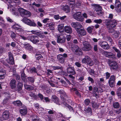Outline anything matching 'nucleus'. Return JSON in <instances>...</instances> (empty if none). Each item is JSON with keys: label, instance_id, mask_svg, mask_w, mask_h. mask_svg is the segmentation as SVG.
Masks as SVG:
<instances>
[{"label": "nucleus", "instance_id": "nucleus-17", "mask_svg": "<svg viewBox=\"0 0 121 121\" xmlns=\"http://www.w3.org/2000/svg\"><path fill=\"white\" fill-rule=\"evenodd\" d=\"M9 113L7 111H6L3 113L2 117L3 119H8L9 117Z\"/></svg>", "mask_w": 121, "mask_h": 121}, {"label": "nucleus", "instance_id": "nucleus-7", "mask_svg": "<svg viewBox=\"0 0 121 121\" xmlns=\"http://www.w3.org/2000/svg\"><path fill=\"white\" fill-rule=\"evenodd\" d=\"M13 3H15L16 5V4L14 3H12V4H9L8 5V9L10 8V10L13 15L16 16L18 15L19 13L17 12L18 10L16 9L15 8L13 7V5L14 4Z\"/></svg>", "mask_w": 121, "mask_h": 121}, {"label": "nucleus", "instance_id": "nucleus-53", "mask_svg": "<svg viewBox=\"0 0 121 121\" xmlns=\"http://www.w3.org/2000/svg\"><path fill=\"white\" fill-rule=\"evenodd\" d=\"M90 101L88 99H86L84 101L85 104L86 105H87L90 103Z\"/></svg>", "mask_w": 121, "mask_h": 121}, {"label": "nucleus", "instance_id": "nucleus-1", "mask_svg": "<svg viewBox=\"0 0 121 121\" xmlns=\"http://www.w3.org/2000/svg\"><path fill=\"white\" fill-rule=\"evenodd\" d=\"M59 93L61 94L60 96L61 98H63V101L64 102L62 104V105L64 107H67L69 110L71 111L73 110V108L70 106L69 105L67 104L66 103L67 102V100H65L66 98L67 97L66 95L65 94V92L63 91H60Z\"/></svg>", "mask_w": 121, "mask_h": 121}, {"label": "nucleus", "instance_id": "nucleus-33", "mask_svg": "<svg viewBox=\"0 0 121 121\" xmlns=\"http://www.w3.org/2000/svg\"><path fill=\"white\" fill-rule=\"evenodd\" d=\"M87 30L89 33H91L92 32L93 30H95V26H89L87 28Z\"/></svg>", "mask_w": 121, "mask_h": 121}, {"label": "nucleus", "instance_id": "nucleus-15", "mask_svg": "<svg viewBox=\"0 0 121 121\" xmlns=\"http://www.w3.org/2000/svg\"><path fill=\"white\" fill-rule=\"evenodd\" d=\"M30 39L32 42L35 43H38L39 41V38L35 36H31Z\"/></svg>", "mask_w": 121, "mask_h": 121}, {"label": "nucleus", "instance_id": "nucleus-10", "mask_svg": "<svg viewBox=\"0 0 121 121\" xmlns=\"http://www.w3.org/2000/svg\"><path fill=\"white\" fill-rule=\"evenodd\" d=\"M67 56V54L64 53L63 54L59 55L57 56V58L60 62L63 63L64 62L65 58H66Z\"/></svg>", "mask_w": 121, "mask_h": 121}, {"label": "nucleus", "instance_id": "nucleus-56", "mask_svg": "<svg viewBox=\"0 0 121 121\" xmlns=\"http://www.w3.org/2000/svg\"><path fill=\"white\" fill-rule=\"evenodd\" d=\"M108 83L109 86L111 87H114V82H108Z\"/></svg>", "mask_w": 121, "mask_h": 121}, {"label": "nucleus", "instance_id": "nucleus-23", "mask_svg": "<svg viewBox=\"0 0 121 121\" xmlns=\"http://www.w3.org/2000/svg\"><path fill=\"white\" fill-rule=\"evenodd\" d=\"M68 73L71 74L72 75L75 74V72L74 70V68L73 67H69L67 70Z\"/></svg>", "mask_w": 121, "mask_h": 121}, {"label": "nucleus", "instance_id": "nucleus-5", "mask_svg": "<svg viewBox=\"0 0 121 121\" xmlns=\"http://www.w3.org/2000/svg\"><path fill=\"white\" fill-rule=\"evenodd\" d=\"M22 21L25 24L29 26L34 27L36 26V24L34 21L26 18L23 19Z\"/></svg>", "mask_w": 121, "mask_h": 121}, {"label": "nucleus", "instance_id": "nucleus-36", "mask_svg": "<svg viewBox=\"0 0 121 121\" xmlns=\"http://www.w3.org/2000/svg\"><path fill=\"white\" fill-rule=\"evenodd\" d=\"M25 33L23 34H20L18 35L19 37H18V38L19 39H22L24 40H26L27 39V38L25 36L23 35Z\"/></svg>", "mask_w": 121, "mask_h": 121}, {"label": "nucleus", "instance_id": "nucleus-26", "mask_svg": "<svg viewBox=\"0 0 121 121\" xmlns=\"http://www.w3.org/2000/svg\"><path fill=\"white\" fill-rule=\"evenodd\" d=\"M9 61L8 62L10 64L13 65L14 63L13 58L10 53H9Z\"/></svg>", "mask_w": 121, "mask_h": 121}, {"label": "nucleus", "instance_id": "nucleus-4", "mask_svg": "<svg viewBox=\"0 0 121 121\" xmlns=\"http://www.w3.org/2000/svg\"><path fill=\"white\" fill-rule=\"evenodd\" d=\"M82 44L83 45L82 49V50L85 51H88L91 49V46L89 43L86 41H84L82 43Z\"/></svg>", "mask_w": 121, "mask_h": 121}, {"label": "nucleus", "instance_id": "nucleus-20", "mask_svg": "<svg viewBox=\"0 0 121 121\" xmlns=\"http://www.w3.org/2000/svg\"><path fill=\"white\" fill-rule=\"evenodd\" d=\"M9 3H15L16 5H18L20 4L19 0H5Z\"/></svg>", "mask_w": 121, "mask_h": 121}, {"label": "nucleus", "instance_id": "nucleus-21", "mask_svg": "<svg viewBox=\"0 0 121 121\" xmlns=\"http://www.w3.org/2000/svg\"><path fill=\"white\" fill-rule=\"evenodd\" d=\"M75 53L78 55H82L83 52L82 50L78 46H77L75 50Z\"/></svg>", "mask_w": 121, "mask_h": 121}, {"label": "nucleus", "instance_id": "nucleus-44", "mask_svg": "<svg viewBox=\"0 0 121 121\" xmlns=\"http://www.w3.org/2000/svg\"><path fill=\"white\" fill-rule=\"evenodd\" d=\"M113 106L115 108H117L119 107V105L118 103L117 102L113 103Z\"/></svg>", "mask_w": 121, "mask_h": 121}, {"label": "nucleus", "instance_id": "nucleus-14", "mask_svg": "<svg viewBox=\"0 0 121 121\" xmlns=\"http://www.w3.org/2000/svg\"><path fill=\"white\" fill-rule=\"evenodd\" d=\"M105 22L106 24L108 23L109 24H110V26L112 27H114L116 26L117 23L116 20L115 19L112 20L111 21L106 20Z\"/></svg>", "mask_w": 121, "mask_h": 121}, {"label": "nucleus", "instance_id": "nucleus-38", "mask_svg": "<svg viewBox=\"0 0 121 121\" xmlns=\"http://www.w3.org/2000/svg\"><path fill=\"white\" fill-rule=\"evenodd\" d=\"M85 112L89 114H91L92 113V111L90 107H88L87 108L85 109L84 110Z\"/></svg>", "mask_w": 121, "mask_h": 121}, {"label": "nucleus", "instance_id": "nucleus-40", "mask_svg": "<svg viewBox=\"0 0 121 121\" xmlns=\"http://www.w3.org/2000/svg\"><path fill=\"white\" fill-rule=\"evenodd\" d=\"M69 2V7L72 8L73 5H74V0H68Z\"/></svg>", "mask_w": 121, "mask_h": 121}, {"label": "nucleus", "instance_id": "nucleus-16", "mask_svg": "<svg viewBox=\"0 0 121 121\" xmlns=\"http://www.w3.org/2000/svg\"><path fill=\"white\" fill-rule=\"evenodd\" d=\"M64 31L67 33L71 34L72 32V30L71 27L69 26H65L64 27Z\"/></svg>", "mask_w": 121, "mask_h": 121}, {"label": "nucleus", "instance_id": "nucleus-52", "mask_svg": "<svg viewBox=\"0 0 121 121\" xmlns=\"http://www.w3.org/2000/svg\"><path fill=\"white\" fill-rule=\"evenodd\" d=\"M42 56L40 54H36L35 56V58L38 60L42 58Z\"/></svg>", "mask_w": 121, "mask_h": 121}, {"label": "nucleus", "instance_id": "nucleus-6", "mask_svg": "<svg viewBox=\"0 0 121 121\" xmlns=\"http://www.w3.org/2000/svg\"><path fill=\"white\" fill-rule=\"evenodd\" d=\"M108 64L110 67L111 69L116 70L119 68L117 63L116 62L109 60L108 61Z\"/></svg>", "mask_w": 121, "mask_h": 121}, {"label": "nucleus", "instance_id": "nucleus-63", "mask_svg": "<svg viewBox=\"0 0 121 121\" xmlns=\"http://www.w3.org/2000/svg\"><path fill=\"white\" fill-rule=\"evenodd\" d=\"M6 19L8 21L10 22H13V20L9 17H6Z\"/></svg>", "mask_w": 121, "mask_h": 121}, {"label": "nucleus", "instance_id": "nucleus-28", "mask_svg": "<svg viewBox=\"0 0 121 121\" xmlns=\"http://www.w3.org/2000/svg\"><path fill=\"white\" fill-rule=\"evenodd\" d=\"M112 48L117 53V57L118 58H120L121 56V54L120 51L115 47H113Z\"/></svg>", "mask_w": 121, "mask_h": 121}, {"label": "nucleus", "instance_id": "nucleus-8", "mask_svg": "<svg viewBox=\"0 0 121 121\" xmlns=\"http://www.w3.org/2000/svg\"><path fill=\"white\" fill-rule=\"evenodd\" d=\"M73 17L75 19L78 21L82 22L84 20V18L81 15V13L80 12H77L74 14Z\"/></svg>", "mask_w": 121, "mask_h": 121}, {"label": "nucleus", "instance_id": "nucleus-47", "mask_svg": "<svg viewBox=\"0 0 121 121\" xmlns=\"http://www.w3.org/2000/svg\"><path fill=\"white\" fill-rule=\"evenodd\" d=\"M87 63L89 65L91 66H92L94 64L93 61L90 58V60L88 61Z\"/></svg>", "mask_w": 121, "mask_h": 121}, {"label": "nucleus", "instance_id": "nucleus-11", "mask_svg": "<svg viewBox=\"0 0 121 121\" xmlns=\"http://www.w3.org/2000/svg\"><path fill=\"white\" fill-rule=\"evenodd\" d=\"M71 25L72 27L74 28L76 31L77 30H78L82 27V26L78 22H73L71 24Z\"/></svg>", "mask_w": 121, "mask_h": 121}, {"label": "nucleus", "instance_id": "nucleus-43", "mask_svg": "<svg viewBox=\"0 0 121 121\" xmlns=\"http://www.w3.org/2000/svg\"><path fill=\"white\" fill-rule=\"evenodd\" d=\"M5 74V72L0 71V79H3L4 78Z\"/></svg>", "mask_w": 121, "mask_h": 121}, {"label": "nucleus", "instance_id": "nucleus-55", "mask_svg": "<svg viewBox=\"0 0 121 121\" xmlns=\"http://www.w3.org/2000/svg\"><path fill=\"white\" fill-rule=\"evenodd\" d=\"M23 84L21 83H18V88L19 90H20L22 89V86Z\"/></svg>", "mask_w": 121, "mask_h": 121}, {"label": "nucleus", "instance_id": "nucleus-24", "mask_svg": "<svg viewBox=\"0 0 121 121\" xmlns=\"http://www.w3.org/2000/svg\"><path fill=\"white\" fill-rule=\"evenodd\" d=\"M19 111L20 113L22 115H25L27 113V109L26 107H25L24 108L20 109Z\"/></svg>", "mask_w": 121, "mask_h": 121}, {"label": "nucleus", "instance_id": "nucleus-39", "mask_svg": "<svg viewBox=\"0 0 121 121\" xmlns=\"http://www.w3.org/2000/svg\"><path fill=\"white\" fill-rule=\"evenodd\" d=\"M116 79V76L114 75H112L110 76L108 82L114 83L115 82Z\"/></svg>", "mask_w": 121, "mask_h": 121}, {"label": "nucleus", "instance_id": "nucleus-50", "mask_svg": "<svg viewBox=\"0 0 121 121\" xmlns=\"http://www.w3.org/2000/svg\"><path fill=\"white\" fill-rule=\"evenodd\" d=\"M115 56V55L113 54L112 53L109 52L108 57L111 58H113Z\"/></svg>", "mask_w": 121, "mask_h": 121}, {"label": "nucleus", "instance_id": "nucleus-48", "mask_svg": "<svg viewBox=\"0 0 121 121\" xmlns=\"http://www.w3.org/2000/svg\"><path fill=\"white\" fill-rule=\"evenodd\" d=\"M120 34V33L118 31H115L114 32V35L115 38L118 37Z\"/></svg>", "mask_w": 121, "mask_h": 121}, {"label": "nucleus", "instance_id": "nucleus-59", "mask_svg": "<svg viewBox=\"0 0 121 121\" xmlns=\"http://www.w3.org/2000/svg\"><path fill=\"white\" fill-rule=\"evenodd\" d=\"M51 69L53 70H54L59 69V67L57 66H53L52 67Z\"/></svg>", "mask_w": 121, "mask_h": 121}, {"label": "nucleus", "instance_id": "nucleus-34", "mask_svg": "<svg viewBox=\"0 0 121 121\" xmlns=\"http://www.w3.org/2000/svg\"><path fill=\"white\" fill-rule=\"evenodd\" d=\"M107 27L108 29V31L109 32L112 33L114 31V30L113 29L114 27H112L110 26V24L108 23L106 24Z\"/></svg>", "mask_w": 121, "mask_h": 121}, {"label": "nucleus", "instance_id": "nucleus-22", "mask_svg": "<svg viewBox=\"0 0 121 121\" xmlns=\"http://www.w3.org/2000/svg\"><path fill=\"white\" fill-rule=\"evenodd\" d=\"M52 100L57 104H60V103L59 102L58 99L55 96L53 95L52 98Z\"/></svg>", "mask_w": 121, "mask_h": 121}, {"label": "nucleus", "instance_id": "nucleus-45", "mask_svg": "<svg viewBox=\"0 0 121 121\" xmlns=\"http://www.w3.org/2000/svg\"><path fill=\"white\" fill-rule=\"evenodd\" d=\"M9 95V94L8 93H7L5 95L6 96L8 95V98L6 99H5L3 101V103L4 104H5L6 103H7L8 101V98H9V96H8V95Z\"/></svg>", "mask_w": 121, "mask_h": 121}, {"label": "nucleus", "instance_id": "nucleus-19", "mask_svg": "<svg viewBox=\"0 0 121 121\" xmlns=\"http://www.w3.org/2000/svg\"><path fill=\"white\" fill-rule=\"evenodd\" d=\"M77 32L78 34L82 35H84L86 34V31L83 28H80L78 30H77Z\"/></svg>", "mask_w": 121, "mask_h": 121}, {"label": "nucleus", "instance_id": "nucleus-37", "mask_svg": "<svg viewBox=\"0 0 121 121\" xmlns=\"http://www.w3.org/2000/svg\"><path fill=\"white\" fill-rule=\"evenodd\" d=\"M24 86L25 88L26 89L29 90H32L34 89V87L32 86L29 85H27L26 84H24Z\"/></svg>", "mask_w": 121, "mask_h": 121}, {"label": "nucleus", "instance_id": "nucleus-58", "mask_svg": "<svg viewBox=\"0 0 121 121\" xmlns=\"http://www.w3.org/2000/svg\"><path fill=\"white\" fill-rule=\"evenodd\" d=\"M92 106L94 108H97L98 106V105L96 103H92Z\"/></svg>", "mask_w": 121, "mask_h": 121}, {"label": "nucleus", "instance_id": "nucleus-9", "mask_svg": "<svg viewBox=\"0 0 121 121\" xmlns=\"http://www.w3.org/2000/svg\"><path fill=\"white\" fill-rule=\"evenodd\" d=\"M115 8L116 10L118 12H121V3L119 0H115Z\"/></svg>", "mask_w": 121, "mask_h": 121}, {"label": "nucleus", "instance_id": "nucleus-54", "mask_svg": "<svg viewBox=\"0 0 121 121\" xmlns=\"http://www.w3.org/2000/svg\"><path fill=\"white\" fill-rule=\"evenodd\" d=\"M109 52L106 51H104L103 52V54L106 57H108Z\"/></svg>", "mask_w": 121, "mask_h": 121}, {"label": "nucleus", "instance_id": "nucleus-27", "mask_svg": "<svg viewBox=\"0 0 121 121\" xmlns=\"http://www.w3.org/2000/svg\"><path fill=\"white\" fill-rule=\"evenodd\" d=\"M10 85L12 89L15 88L16 86V82L15 80L12 79L10 82Z\"/></svg>", "mask_w": 121, "mask_h": 121}, {"label": "nucleus", "instance_id": "nucleus-18", "mask_svg": "<svg viewBox=\"0 0 121 121\" xmlns=\"http://www.w3.org/2000/svg\"><path fill=\"white\" fill-rule=\"evenodd\" d=\"M10 36L16 42L19 41V39L18 38V37L16 36V35L14 32L13 31L11 32Z\"/></svg>", "mask_w": 121, "mask_h": 121}, {"label": "nucleus", "instance_id": "nucleus-31", "mask_svg": "<svg viewBox=\"0 0 121 121\" xmlns=\"http://www.w3.org/2000/svg\"><path fill=\"white\" fill-rule=\"evenodd\" d=\"M13 104L16 106H20L22 105V104L21 102L19 100L13 102Z\"/></svg>", "mask_w": 121, "mask_h": 121}, {"label": "nucleus", "instance_id": "nucleus-46", "mask_svg": "<svg viewBox=\"0 0 121 121\" xmlns=\"http://www.w3.org/2000/svg\"><path fill=\"white\" fill-rule=\"evenodd\" d=\"M94 22L95 23L100 24L102 22V21L101 19H99L94 20Z\"/></svg>", "mask_w": 121, "mask_h": 121}, {"label": "nucleus", "instance_id": "nucleus-49", "mask_svg": "<svg viewBox=\"0 0 121 121\" xmlns=\"http://www.w3.org/2000/svg\"><path fill=\"white\" fill-rule=\"evenodd\" d=\"M21 75L22 79L23 80H25L26 78V76L25 74L24 73V72L23 71L22 72H21Z\"/></svg>", "mask_w": 121, "mask_h": 121}, {"label": "nucleus", "instance_id": "nucleus-3", "mask_svg": "<svg viewBox=\"0 0 121 121\" xmlns=\"http://www.w3.org/2000/svg\"><path fill=\"white\" fill-rule=\"evenodd\" d=\"M17 10L20 15L23 17H28L31 15L30 12L22 8H18Z\"/></svg>", "mask_w": 121, "mask_h": 121}, {"label": "nucleus", "instance_id": "nucleus-12", "mask_svg": "<svg viewBox=\"0 0 121 121\" xmlns=\"http://www.w3.org/2000/svg\"><path fill=\"white\" fill-rule=\"evenodd\" d=\"M99 44L100 46L103 48L107 49L109 48V45L107 42L105 41H100Z\"/></svg>", "mask_w": 121, "mask_h": 121}, {"label": "nucleus", "instance_id": "nucleus-62", "mask_svg": "<svg viewBox=\"0 0 121 121\" xmlns=\"http://www.w3.org/2000/svg\"><path fill=\"white\" fill-rule=\"evenodd\" d=\"M28 80L31 82H33L34 81V78L31 77L28 78Z\"/></svg>", "mask_w": 121, "mask_h": 121}, {"label": "nucleus", "instance_id": "nucleus-64", "mask_svg": "<svg viewBox=\"0 0 121 121\" xmlns=\"http://www.w3.org/2000/svg\"><path fill=\"white\" fill-rule=\"evenodd\" d=\"M32 120L33 121H42L39 118L33 119H32Z\"/></svg>", "mask_w": 121, "mask_h": 121}, {"label": "nucleus", "instance_id": "nucleus-60", "mask_svg": "<svg viewBox=\"0 0 121 121\" xmlns=\"http://www.w3.org/2000/svg\"><path fill=\"white\" fill-rule=\"evenodd\" d=\"M89 72V73L91 75H92L95 73V71H94L92 69H90Z\"/></svg>", "mask_w": 121, "mask_h": 121}, {"label": "nucleus", "instance_id": "nucleus-61", "mask_svg": "<svg viewBox=\"0 0 121 121\" xmlns=\"http://www.w3.org/2000/svg\"><path fill=\"white\" fill-rule=\"evenodd\" d=\"M75 65L78 67H80L81 66V64L78 62H76L75 63Z\"/></svg>", "mask_w": 121, "mask_h": 121}, {"label": "nucleus", "instance_id": "nucleus-2", "mask_svg": "<svg viewBox=\"0 0 121 121\" xmlns=\"http://www.w3.org/2000/svg\"><path fill=\"white\" fill-rule=\"evenodd\" d=\"M12 28L17 31L19 32V34H23L25 33H27V31L24 30L22 28L21 26L18 24L15 23L12 26Z\"/></svg>", "mask_w": 121, "mask_h": 121}, {"label": "nucleus", "instance_id": "nucleus-29", "mask_svg": "<svg viewBox=\"0 0 121 121\" xmlns=\"http://www.w3.org/2000/svg\"><path fill=\"white\" fill-rule=\"evenodd\" d=\"M24 48L26 49L31 51L33 49L32 47L29 44H24Z\"/></svg>", "mask_w": 121, "mask_h": 121}, {"label": "nucleus", "instance_id": "nucleus-35", "mask_svg": "<svg viewBox=\"0 0 121 121\" xmlns=\"http://www.w3.org/2000/svg\"><path fill=\"white\" fill-rule=\"evenodd\" d=\"M64 27V25L62 24H60L58 25V29L60 32H61L63 31Z\"/></svg>", "mask_w": 121, "mask_h": 121}, {"label": "nucleus", "instance_id": "nucleus-51", "mask_svg": "<svg viewBox=\"0 0 121 121\" xmlns=\"http://www.w3.org/2000/svg\"><path fill=\"white\" fill-rule=\"evenodd\" d=\"M48 110H49V111L48 112V114H53L55 112V111H54L53 110H49L48 109Z\"/></svg>", "mask_w": 121, "mask_h": 121}, {"label": "nucleus", "instance_id": "nucleus-30", "mask_svg": "<svg viewBox=\"0 0 121 121\" xmlns=\"http://www.w3.org/2000/svg\"><path fill=\"white\" fill-rule=\"evenodd\" d=\"M90 57L88 56H86L82 59V63L85 64L87 63L88 61L90 60Z\"/></svg>", "mask_w": 121, "mask_h": 121}, {"label": "nucleus", "instance_id": "nucleus-41", "mask_svg": "<svg viewBox=\"0 0 121 121\" xmlns=\"http://www.w3.org/2000/svg\"><path fill=\"white\" fill-rule=\"evenodd\" d=\"M26 33L29 32L30 34H37L39 33V32L37 30H32L31 31H27Z\"/></svg>", "mask_w": 121, "mask_h": 121}, {"label": "nucleus", "instance_id": "nucleus-42", "mask_svg": "<svg viewBox=\"0 0 121 121\" xmlns=\"http://www.w3.org/2000/svg\"><path fill=\"white\" fill-rule=\"evenodd\" d=\"M81 1H78L77 2L76 5L74 4V5H73L72 7H73L75 6L77 8H80V6H81Z\"/></svg>", "mask_w": 121, "mask_h": 121}, {"label": "nucleus", "instance_id": "nucleus-13", "mask_svg": "<svg viewBox=\"0 0 121 121\" xmlns=\"http://www.w3.org/2000/svg\"><path fill=\"white\" fill-rule=\"evenodd\" d=\"M102 8L101 6L98 5L96 6V7L95 9V11L98 15H101L102 14L103 12L102 11Z\"/></svg>", "mask_w": 121, "mask_h": 121}, {"label": "nucleus", "instance_id": "nucleus-32", "mask_svg": "<svg viewBox=\"0 0 121 121\" xmlns=\"http://www.w3.org/2000/svg\"><path fill=\"white\" fill-rule=\"evenodd\" d=\"M65 38H62L60 37H57V42L58 43H63L65 42Z\"/></svg>", "mask_w": 121, "mask_h": 121}, {"label": "nucleus", "instance_id": "nucleus-57", "mask_svg": "<svg viewBox=\"0 0 121 121\" xmlns=\"http://www.w3.org/2000/svg\"><path fill=\"white\" fill-rule=\"evenodd\" d=\"M105 74L106 75V78L107 79H108L110 75V74L108 72H107L105 73Z\"/></svg>", "mask_w": 121, "mask_h": 121}, {"label": "nucleus", "instance_id": "nucleus-25", "mask_svg": "<svg viewBox=\"0 0 121 121\" xmlns=\"http://www.w3.org/2000/svg\"><path fill=\"white\" fill-rule=\"evenodd\" d=\"M61 8L65 11L66 13H69L70 11L69 8L67 5H66L65 6L64 5H62L61 7Z\"/></svg>", "mask_w": 121, "mask_h": 121}]
</instances>
